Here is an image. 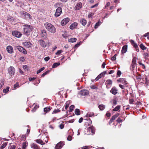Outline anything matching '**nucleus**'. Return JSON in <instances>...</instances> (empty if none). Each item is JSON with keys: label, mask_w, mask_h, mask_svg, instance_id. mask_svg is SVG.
Here are the masks:
<instances>
[{"label": "nucleus", "mask_w": 149, "mask_h": 149, "mask_svg": "<svg viewBox=\"0 0 149 149\" xmlns=\"http://www.w3.org/2000/svg\"><path fill=\"white\" fill-rule=\"evenodd\" d=\"M24 28V34L26 36H28L30 35L31 32L33 31L34 28L32 26L29 25L25 24L23 25Z\"/></svg>", "instance_id": "f257e3e1"}, {"label": "nucleus", "mask_w": 149, "mask_h": 149, "mask_svg": "<svg viewBox=\"0 0 149 149\" xmlns=\"http://www.w3.org/2000/svg\"><path fill=\"white\" fill-rule=\"evenodd\" d=\"M46 29L51 33H54L56 32V29L55 26L51 23L47 22L44 24Z\"/></svg>", "instance_id": "f03ea898"}, {"label": "nucleus", "mask_w": 149, "mask_h": 149, "mask_svg": "<svg viewBox=\"0 0 149 149\" xmlns=\"http://www.w3.org/2000/svg\"><path fill=\"white\" fill-rule=\"evenodd\" d=\"M91 125H90V127L87 128L85 130V132L86 134L89 135L91 133H92V134H95V128Z\"/></svg>", "instance_id": "7ed1b4c3"}, {"label": "nucleus", "mask_w": 149, "mask_h": 149, "mask_svg": "<svg viewBox=\"0 0 149 149\" xmlns=\"http://www.w3.org/2000/svg\"><path fill=\"white\" fill-rule=\"evenodd\" d=\"M117 81L118 82L121 83L124 85H125V87H127V86L126 85L128 84V82L126 79L121 78L117 79Z\"/></svg>", "instance_id": "20e7f679"}, {"label": "nucleus", "mask_w": 149, "mask_h": 149, "mask_svg": "<svg viewBox=\"0 0 149 149\" xmlns=\"http://www.w3.org/2000/svg\"><path fill=\"white\" fill-rule=\"evenodd\" d=\"M8 72L10 76H12L15 74V69L13 66H10L8 69Z\"/></svg>", "instance_id": "39448f33"}, {"label": "nucleus", "mask_w": 149, "mask_h": 149, "mask_svg": "<svg viewBox=\"0 0 149 149\" xmlns=\"http://www.w3.org/2000/svg\"><path fill=\"white\" fill-rule=\"evenodd\" d=\"M62 8L60 7H58L56 10L54 16L56 17H59L62 13Z\"/></svg>", "instance_id": "423d86ee"}, {"label": "nucleus", "mask_w": 149, "mask_h": 149, "mask_svg": "<svg viewBox=\"0 0 149 149\" xmlns=\"http://www.w3.org/2000/svg\"><path fill=\"white\" fill-rule=\"evenodd\" d=\"M12 33L13 36L17 38L20 37L22 35L21 33L17 31H13Z\"/></svg>", "instance_id": "0eeeda50"}, {"label": "nucleus", "mask_w": 149, "mask_h": 149, "mask_svg": "<svg viewBox=\"0 0 149 149\" xmlns=\"http://www.w3.org/2000/svg\"><path fill=\"white\" fill-rule=\"evenodd\" d=\"M17 48L19 51L23 53L24 54H27V52L26 49L21 46H17Z\"/></svg>", "instance_id": "6e6552de"}, {"label": "nucleus", "mask_w": 149, "mask_h": 149, "mask_svg": "<svg viewBox=\"0 0 149 149\" xmlns=\"http://www.w3.org/2000/svg\"><path fill=\"white\" fill-rule=\"evenodd\" d=\"M130 41L131 42L132 45L135 49V50L136 52H139V49L137 44L135 43L134 41L132 40H130Z\"/></svg>", "instance_id": "1a4fd4ad"}, {"label": "nucleus", "mask_w": 149, "mask_h": 149, "mask_svg": "<svg viewBox=\"0 0 149 149\" xmlns=\"http://www.w3.org/2000/svg\"><path fill=\"white\" fill-rule=\"evenodd\" d=\"M142 79L143 81H144L146 87L148 88V86L149 84V81L148 79L147 76L146 75L143 76Z\"/></svg>", "instance_id": "9d476101"}, {"label": "nucleus", "mask_w": 149, "mask_h": 149, "mask_svg": "<svg viewBox=\"0 0 149 149\" xmlns=\"http://www.w3.org/2000/svg\"><path fill=\"white\" fill-rule=\"evenodd\" d=\"M112 81L111 79H107L106 81L105 84L106 86V88L107 89H109L110 88L112 84Z\"/></svg>", "instance_id": "9b49d317"}, {"label": "nucleus", "mask_w": 149, "mask_h": 149, "mask_svg": "<svg viewBox=\"0 0 149 149\" xmlns=\"http://www.w3.org/2000/svg\"><path fill=\"white\" fill-rule=\"evenodd\" d=\"M89 93V91L87 90H81L79 92L80 95L82 96L88 95Z\"/></svg>", "instance_id": "f8f14e48"}, {"label": "nucleus", "mask_w": 149, "mask_h": 149, "mask_svg": "<svg viewBox=\"0 0 149 149\" xmlns=\"http://www.w3.org/2000/svg\"><path fill=\"white\" fill-rule=\"evenodd\" d=\"M70 21L69 17L65 18L63 19L61 22V24L62 26H64L66 24Z\"/></svg>", "instance_id": "ddd939ff"}, {"label": "nucleus", "mask_w": 149, "mask_h": 149, "mask_svg": "<svg viewBox=\"0 0 149 149\" xmlns=\"http://www.w3.org/2000/svg\"><path fill=\"white\" fill-rule=\"evenodd\" d=\"M107 73L106 71H104L103 72L100 74L98 76L95 78V81H97L99 79L101 78L102 77H104L105 74Z\"/></svg>", "instance_id": "4468645a"}, {"label": "nucleus", "mask_w": 149, "mask_h": 149, "mask_svg": "<svg viewBox=\"0 0 149 149\" xmlns=\"http://www.w3.org/2000/svg\"><path fill=\"white\" fill-rule=\"evenodd\" d=\"M64 145L63 142L60 141L56 146L55 149H61Z\"/></svg>", "instance_id": "2eb2a0df"}, {"label": "nucleus", "mask_w": 149, "mask_h": 149, "mask_svg": "<svg viewBox=\"0 0 149 149\" xmlns=\"http://www.w3.org/2000/svg\"><path fill=\"white\" fill-rule=\"evenodd\" d=\"M118 89L115 86H113L111 90H110V92L114 95H116L118 93Z\"/></svg>", "instance_id": "dca6fc26"}, {"label": "nucleus", "mask_w": 149, "mask_h": 149, "mask_svg": "<svg viewBox=\"0 0 149 149\" xmlns=\"http://www.w3.org/2000/svg\"><path fill=\"white\" fill-rule=\"evenodd\" d=\"M41 36L43 39H46L47 38V34L45 30L43 29L41 30Z\"/></svg>", "instance_id": "f3484780"}, {"label": "nucleus", "mask_w": 149, "mask_h": 149, "mask_svg": "<svg viewBox=\"0 0 149 149\" xmlns=\"http://www.w3.org/2000/svg\"><path fill=\"white\" fill-rule=\"evenodd\" d=\"M82 7V4L81 2L78 3L74 7V9L76 10H80Z\"/></svg>", "instance_id": "a211bd4d"}, {"label": "nucleus", "mask_w": 149, "mask_h": 149, "mask_svg": "<svg viewBox=\"0 0 149 149\" xmlns=\"http://www.w3.org/2000/svg\"><path fill=\"white\" fill-rule=\"evenodd\" d=\"M6 50L9 54H12L13 52V48L12 46L10 45H9L7 47Z\"/></svg>", "instance_id": "6ab92c4d"}, {"label": "nucleus", "mask_w": 149, "mask_h": 149, "mask_svg": "<svg viewBox=\"0 0 149 149\" xmlns=\"http://www.w3.org/2000/svg\"><path fill=\"white\" fill-rule=\"evenodd\" d=\"M23 45L27 48H29L32 45L31 43L29 42L26 41L23 43Z\"/></svg>", "instance_id": "aec40b11"}, {"label": "nucleus", "mask_w": 149, "mask_h": 149, "mask_svg": "<svg viewBox=\"0 0 149 149\" xmlns=\"http://www.w3.org/2000/svg\"><path fill=\"white\" fill-rule=\"evenodd\" d=\"M22 15L24 16L25 18H29L30 19H32V17L27 12H24L23 13Z\"/></svg>", "instance_id": "412c9836"}, {"label": "nucleus", "mask_w": 149, "mask_h": 149, "mask_svg": "<svg viewBox=\"0 0 149 149\" xmlns=\"http://www.w3.org/2000/svg\"><path fill=\"white\" fill-rule=\"evenodd\" d=\"M77 25L78 24L77 22H74L70 25V28L71 29L73 30L77 27Z\"/></svg>", "instance_id": "4be33fe9"}, {"label": "nucleus", "mask_w": 149, "mask_h": 149, "mask_svg": "<svg viewBox=\"0 0 149 149\" xmlns=\"http://www.w3.org/2000/svg\"><path fill=\"white\" fill-rule=\"evenodd\" d=\"M31 146L33 149H40V147L34 143L31 144Z\"/></svg>", "instance_id": "5701e85b"}, {"label": "nucleus", "mask_w": 149, "mask_h": 149, "mask_svg": "<svg viewBox=\"0 0 149 149\" xmlns=\"http://www.w3.org/2000/svg\"><path fill=\"white\" fill-rule=\"evenodd\" d=\"M127 45H125L123 46L122 47V50H121V53L123 54L126 52L127 51Z\"/></svg>", "instance_id": "b1692460"}, {"label": "nucleus", "mask_w": 149, "mask_h": 149, "mask_svg": "<svg viewBox=\"0 0 149 149\" xmlns=\"http://www.w3.org/2000/svg\"><path fill=\"white\" fill-rule=\"evenodd\" d=\"M40 45L43 47H45L46 46V45L45 42L42 40H40L38 41Z\"/></svg>", "instance_id": "393cba45"}, {"label": "nucleus", "mask_w": 149, "mask_h": 149, "mask_svg": "<svg viewBox=\"0 0 149 149\" xmlns=\"http://www.w3.org/2000/svg\"><path fill=\"white\" fill-rule=\"evenodd\" d=\"M80 22L82 25L85 26L87 23V21L85 19L82 18L80 19Z\"/></svg>", "instance_id": "a878e982"}, {"label": "nucleus", "mask_w": 149, "mask_h": 149, "mask_svg": "<svg viewBox=\"0 0 149 149\" xmlns=\"http://www.w3.org/2000/svg\"><path fill=\"white\" fill-rule=\"evenodd\" d=\"M51 107H46L44 109V111L45 113H47L49 112L51 110Z\"/></svg>", "instance_id": "bb28decb"}, {"label": "nucleus", "mask_w": 149, "mask_h": 149, "mask_svg": "<svg viewBox=\"0 0 149 149\" xmlns=\"http://www.w3.org/2000/svg\"><path fill=\"white\" fill-rule=\"evenodd\" d=\"M111 103H112V104L113 106H115L117 104V102L116 99H114L112 100L111 101Z\"/></svg>", "instance_id": "cd10ccee"}, {"label": "nucleus", "mask_w": 149, "mask_h": 149, "mask_svg": "<svg viewBox=\"0 0 149 149\" xmlns=\"http://www.w3.org/2000/svg\"><path fill=\"white\" fill-rule=\"evenodd\" d=\"M36 141L38 143L42 145L45 144V143H43V141L39 139H37L36 140Z\"/></svg>", "instance_id": "c85d7f7f"}, {"label": "nucleus", "mask_w": 149, "mask_h": 149, "mask_svg": "<svg viewBox=\"0 0 149 149\" xmlns=\"http://www.w3.org/2000/svg\"><path fill=\"white\" fill-rule=\"evenodd\" d=\"M60 64V63L59 62L55 63L52 65V67L53 68H55L59 65Z\"/></svg>", "instance_id": "c756f323"}, {"label": "nucleus", "mask_w": 149, "mask_h": 149, "mask_svg": "<svg viewBox=\"0 0 149 149\" xmlns=\"http://www.w3.org/2000/svg\"><path fill=\"white\" fill-rule=\"evenodd\" d=\"M119 115V113H116L115 115H114L111 118V119L112 120H115L116 118H117L118 116Z\"/></svg>", "instance_id": "7c9ffc66"}, {"label": "nucleus", "mask_w": 149, "mask_h": 149, "mask_svg": "<svg viewBox=\"0 0 149 149\" xmlns=\"http://www.w3.org/2000/svg\"><path fill=\"white\" fill-rule=\"evenodd\" d=\"M10 147L8 148V149H15L16 147V146L14 145L12 143H10Z\"/></svg>", "instance_id": "2f4dec72"}, {"label": "nucleus", "mask_w": 149, "mask_h": 149, "mask_svg": "<svg viewBox=\"0 0 149 149\" xmlns=\"http://www.w3.org/2000/svg\"><path fill=\"white\" fill-rule=\"evenodd\" d=\"M75 108V106L73 105H72L69 108V111L70 112H72L74 110V109Z\"/></svg>", "instance_id": "473e14b6"}, {"label": "nucleus", "mask_w": 149, "mask_h": 149, "mask_svg": "<svg viewBox=\"0 0 149 149\" xmlns=\"http://www.w3.org/2000/svg\"><path fill=\"white\" fill-rule=\"evenodd\" d=\"M75 113L77 115H79L80 114V111L79 109H76L75 110Z\"/></svg>", "instance_id": "72a5a7b5"}, {"label": "nucleus", "mask_w": 149, "mask_h": 149, "mask_svg": "<svg viewBox=\"0 0 149 149\" xmlns=\"http://www.w3.org/2000/svg\"><path fill=\"white\" fill-rule=\"evenodd\" d=\"M121 106L120 105H118L116 107L114 108L113 109V111H118L120 109Z\"/></svg>", "instance_id": "f704fd0d"}, {"label": "nucleus", "mask_w": 149, "mask_h": 149, "mask_svg": "<svg viewBox=\"0 0 149 149\" xmlns=\"http://www.w3.org/2000/svg\"><path fill=\"white\" fill-rule=\"evenodd\" d=\"M139 47L140 48L143 50H145L147 48L143 44H141Z\"/></svg>", "instance_id": "c9c22d12"}, {"label": "nucleus", "mask_w": 149, "mask_h": 149, "mask_svg": "<svg viewBox=\"0 0 149 149\" xmlns=\"http://www.w3.org/2000/svg\"><path fill=\"white\" fill-rule=\"evenodd\" d=\"M77 40V39L75 38H71L68 40V42H70L73 43L75 42Z\"/></svg>", "instance_id": "e433bc0d"}, {"label": "nucleus", "mask_w": 149, "mask_h": 149, "mask_svg": "<svg viewBox=\"0 0 149 149\" xmlns=\"http://www.w3.org/2000/svg\"><path fill=\"white\" fill-rule=\"evenodd\" d=\"M98 107L99 108L100 110L102 111L105 108V106L103 104H100L99 106Z\"/></svg>", "instance_id": "4c0bfd02"}, {"label": "nucleus", "mask_w": 149, "mask_h": 149, "mask_svg": "<svg viewBox=\"0 0 149 149\" xmlns=\"http://www.w3.org/2000/svg\"><path fill=\"white\" fill-rule=\"evenodd\" d=\"M9 88L10 87H7L6 88V89H4L3 90V93H7L9 91Z\"/></svg>", "instance_id": "58836bf2"}, {"label": "nucleus", "mask_w": 149, "mask_h": 149, "mask_svg": "<svg viewBox=\"0 0 149 149\" xmlns=\"http://www.w3.org/2000/svg\"><path fill=\"white\" fill-rule=\"evenodd\" d=\"M7 143V142L4 143L0 147V149H3L6 146Z\"/></svg>", "instance_id": "ea45409f"}, {"label": "nucleus", "mask_w": 149, "mask_h": 149, "mask_svg": "<svg viewBox=\"0 0 149 149\" xmlns=\"http://www.w3.org/2000/svg\"><path fill=\"white\" fill-rule=\"evenodd\" d=\"M132 64H136V57H133V58L132 61Z\"/></svg>", "instance_id": "a19ab883"}, {"label": "nucleus", "mask_w": 149, "mask_h": 149, "mask_svg": "<svg viewBox=\"0 0 149 149\" xmlns=\"http://www.w3.org/2000/svg\"><path fill=\"white\" fill-rule=\"evenodd\" d=\"M82 42L81 41L77 43V44L75 45L74 46V48L76 49L79 47V46L81 44Z\"/></svg>", "instance_id": "79ce46f5"}, {"label": "nucleus", "mask_w": 149, "mask_h": 149, "mask_svg": "<svg viewBox=\"0 0 149 149\" xmlns=\"http://www.w3.org/2000/svg\"><path fill=\"white\" fill-rule=\"evenodd\" d=\"M60 111H61V110L59 109H55L53 111L52 113V114H53L56 113H57L60 112Z\"/></svg>", "instance_id": "37998d69"}, {"label": "nucleus", "mask_w": 149, "mask_h": 149, "mask_svg": "<svg viewBox=\"0 0 149 149\" xmlns=\"http://www.w3.org/2000/svg\"><path fill=\"white\" fill-rule=\"evenodd\" d=\"M50 72V70H47L46 72H45L42 74L41 77H44L46 75L49 73Z\"/></svg>", "instance_id": "c03bdc74"}, {"label": "nucleus", "mask_w": 149, "mask_h": 149, "mask_svg": "<svg viewBox=\"0 0 149 149\" xmlns=\"http://www.w3.org/2000/svg\"><path fill=\"white\" fill-rule=\"evenodd\" d=\"M39 106L37 105H35L34 108L32 109V111L33 112H35L36 110L39 108Z\"/></svg>", "instance_id": "a18cd8bd"}, {"label": "nucleus", "mask_w": 149, "mask_h": 149, "mask_svg": "<svg viewBox=\"0 0 149 149\" xmlns=\"http://www.w3.org/2000/svg\"><path fill=\"white\" fill-rule=\"evenodd\" d=\"M87 115H88V116L89 117H91L92 116H94V114L93 112H89L87 113Z\"/></svg>", "instance_id": "49530a36"}, {"label": "nucleus", "mask_w": 149, "mask_h": 149, "mask_svg": "<svg viewBox=\"0 0 149 149\" xmlns=\"http://www.w3.org/2000/svg\"><path fill=\"white\" fill-rule=\"evenodd\" d=\"M136 64L132 63L131 64V66L130 68V69L131 70L133 71L135 67V66Z\"/></svg>", "instance_id": "de8ad7c7"}, {"label": "nucleus", "mask_w": 149, "mask_h": 149, "mask_svg": "<svg viewBox=\"0 0 149 149\" xmlns=\"http://www.w3.org/2000/svg\"><path fill=\"white\" fill-rule=\"evenodd\" d=\"M100 21H98L97 22L95 25V29H97L98 27L99 26L100 24Z\"/></svg>", "instance_id": "09e8293b"}, {"label": "nucleus", "mask_w": 149, "mask_h": 149, "mask_svg": "<svg viewBox=\"0 0 149 149\" xmlns=\"http://www.w3.org/2000/svg\"><path fill=\"white\" fill-rule=\"evenodd\" d=\"M85 120H89V123L88 124V126L91 125H92V121L91 120V119L90 118H88L86 119Z\"/></svg>", "instance_id": "8fccbe9b"}, {"label": "nucleus", "mask_w": 149, "mask_h": 149, "mask_svg": "<svg viewBox=\"0 0 149 149\" xmlns=\"http://www.w3.org/2000/svg\"><path fill=\"white\" fill-rule=\"evenodd\" d=\"M90 88L91 89H98V87L95 85L91 86Z\"/></svg>", "instance_id": "3c124183"}, {"label": "nucleus", "mask_w": 149, "mask_h": 149, "mask_svg": "<svg viewBox=\"0 0 149 149\" xmlns=\"http://www.w3.org/2000/svg\"><path fill=\"white\" fill-rule=\"evenodd\" d=\"M45 69V68L44 67H43L40 69L39 70H38V71L37 72V74H38L40 72H42V71L44 70Z\"/></svg>", "instance_id": "603ef678"}, {"label": "nucleus", "mask_w": 149, "mask_h": 149, "mask_svg": "<svg viewBox=\"0 0 149 149\" xmlns=\"http://www.w3.org/2000/svg\"><path fill=\"white\" fill-rule=\"evenodd\" d=\"M4 84V82L2 80H0V88H1Z\"/></svg>", "instance_id": "864d4df0"}, {"label": "nucleus", "mask_w": 149, "mask_h": 149, "mask_svg": "<svg viewBox=\"0 0 149 149\" xmlns=\"http://www.w3.org/2000/svg\"><path fill=\"white\" fill-rule=\"evenodd\" d=\"M129 103L130 104H133L134 101L133 99H129Z\"/></svg>", "instance_id": "5fc2aeb1"}, {"label": "nucleus", "mask_w": 149, "mask_h": 149, "mask_svg": "<svg viewBox=\"0 0 149 149\" xmlns=\"http://www.w3.org/2000/svg\"><path fill=\"white\" fill-rule=\"evenodd\" d=\"M19 87V84L18 82H17L14 85V88L15 89Z\"/></svg>", "instance_id": "6e6d98bb"}, {"label": "nucleus", "mask_w": 149, "mask_h": 149, "mask_svg": "<svg viewBox=\"0 0 149 149\" xmlns=\"http://www.w3.org/2000/svg\"><path fill=\"white\" fill-rule=\"evenodd\" d=\"M19 60L22 62H24L25 60V58L24 57L22 56L19 58Z\"/></svg>", "instance_id": "4d7b16f0"}, {"label": "nucleus", "mask_w": 149, "mask_h": 149, "mask_svg": "<svg viewBox=\"0 0 149 149\" xmlns=\"http://www.w3.org/2000/svg\"><path fill=\"white\" fill-rule=\"evenodd\" d=\"M143 36L144 37H146L147 36V39H149V32L146 33Z\"/></svg>", "instance_id": "13d9d810"}, {"label": "nucleus", "mask_w": 149, "mask_h": 149, "mask_svg": "<svg viewBox=\"0 0 149 149\" xmlns=\"http://www.w3.org/2000/svg\"><path fill=\"white\" fill-rule=\"evenodd\" d=\"M27 146L26 143L25 142L23 143L22 149H25Z\"/></svg>", "instance_id": "bf43d9fd"}, {"label": "nucleus", "mask_w": 149, "mask_h": 149, "mask_svg": "<svg viewBox=\"0 0 149 149\" xmlns=\"http://www.w3.org/2000/svg\"><path fill=\"white\" fill-rule=\"evenodd\" d=\"M66 105L65 107V109L67 110L69 106V103L68 102H67L65 103Z\"/></svg>", "instance_id": "052dcab7"}, {"label": "nucleus", "mask_w": 149, "mask_h": 149, "mask_svg": "<svg viewBox=\"0 0 149 149\" xmlns=\"http://www.w3.org/2000/svg\"><path fill=\"white\" fill-rule=\"evenodd\" d=\"M63 51L62 50H58L55 54L56 55H59Z\"/></svg>", "instance_id": "680f3d73"}, {"label": "nucleus", "mask_w": 149, "mask_h": 149, "mask_svg": "<svg viewBox=\"0 0 149 149\" xmlns=\"http://www.w3.org/2000/svg\"><path fill=\"white\" fill-rule=\"evenodd\" d=\"M72 136L71 135H69L67 138V140L69 141H71L72 140Z\"/></svg>", "instance_id": "e2e57ef3"}, {"label": "nucleus", "mask_w": 149, "mask_h": 149, "mask_svg": "<svg viewBox=\"0 0 149 149\" xmlns=\"http://www.w3.org/2000/svg\"><path fill=\"white\" fill-rule=\"evenodd\" d=\"M121 74V72L120 71L118 70V71L117 73V75L118 77H120Z\"/></svg>", "instance_id": "0e129e2a"}, {"label": "nucleus", "mask_w": 149, "mask_h": 149, "mask_svg": "<svg viewBox=\"0 0 149 149\" xmlns=\"http://www.w3.org/2000/svg\"><path fill=\"white\" fill-rule=\"evenodd\" d=\"M36 79V77H29V81H31L34 80Z\"/></svg>", "instance_id": "69168bd1"}, {"label": "nucleus", "mask_w": 149, "mask_h": 149, "mask_svg": "<svg viewBox=\"0 0 149 149\" xmlns=\"http://www.w3.org/2000/svg\"><path fill=\"white\" fill-rule=\"evenodd\" d=\"M142 78L141 75L140 74H139L138 76L136 77V79H141Z\"/></svg>", "instance_id": "338daca9"}, {"label": "nucleus", "mask_w": 149, "mask_h": 149, "mask_svg": "<svg viewBox=\"0 0 149 149\" xmlns=\"http://www.w3.org/2000/svg\"><path fill=\"white\" fill-rule=\"evenodd\" d=\"M50 59V58L49 56H47L44 58V60L46 61H48Z\"/></svg>", "instance_id": "774afa93"}]
</instances>
